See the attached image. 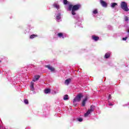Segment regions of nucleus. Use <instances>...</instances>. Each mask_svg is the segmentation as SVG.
I'll use <instances>...</instances> for the list:
<instances>
[{
    "instance_id": "nucleus-1",
    "label": "nucleus",
    "mask_w": 129,
    "mask_h": 129,
    "mask_svg": "<svg viewBox=\"0 0 129 129\" xmlns=\"http://www.w3.org/2000/svg\"><path fill=\"white\" fill-rule=\"evenodd\" d=\"M81 8V5L80 4H77L75 5H70L69 6V11H72V15L73 16H75L76 15V11H79L80 9Z\"/></svg>"
},
{
    "instance_id": "nucleus-2",
    "label": "nucleus",
    "mask_w": 129,
    "mask_h": 129,
    "mask_svg": "<svg viewBox=\"0 0 129 129\" xmlns=\"http://www.w3.org/2000/svg\"><path fill=\"white\" fill-rule=\"evenodd\" d=\"M120 8L124 12H128L129 9L127 7V3L125 2H122L120 4Z\"/></svg>"
},
{
    "instance_id": "nucleus-3",
    "label": "nucleus",
    "mask_w": 129,
    "mask_h": 129,
    "mask_svg": "<svg viewBox=\"0 0 129 129\" xmlns=\"http://www.w3.org/2000/svg\"><path fill=\"white\" fill-rule=\"evenodd\" d=\"M83 97V95L82 94H79L73 100V102L74 103L75 102H79L80 100H81V98Z\"/></svg>"
},
{
    "instance_id": "nucleus-4",
    "label": "nucleus",
    "mask_w": 129,
    "mask_h": 129,
    "mask_svg": "<svg viewBox=\"0 0 129 129\" xmlns=\"http://www.w3.org/2000/svg\"><path fill=\"white\" fill-rule=\"evenodd\" d=\"M94 108V106H91L90 109H88L86 113H85V116H87L88 115H89L90 113H91L92 111H93V109Z\"/></svg>"
},
{
    "instance_id": "nucleus-5",
    "label": "nucleus",
    "mask_w": 129,
    "mask_h": 129,
    "mask_svg": "<svg viewBox=\"0 0 129 129\" xmlns=\"http://www.w3.org/2000/svg\"><path fill=\"white\" fill-rule=\"evenodd\" d=\"M44 67H45V68H48V69H49V70H50L51 72H54V71H55V68L50 66V65H45Z\"/></svg>"
},
{
    "instance_id": "nucleus-6",
    "label": "nucleus",
    "mask_w": 129,
    "mask_h": 129,
    "mask_svg": "<svg viewBox=\"0 0 129 129\" xmlns=\"http://www.w3.org/2000/svg\"><path fill=\"white\" fill-rule=\"evenodd\" d=\"M100 4L103 8H107V3L105 2V1H103V0H100Z\"/></svg>"
},
{
    "instance_id": "nucleus-7",
    "label": "nucleus",
    "mask_w": 129,
    "mask_h": 129,
    "mask_svg": "<svg viewBox=\"0 0 129 129\" xmlns=\"http://www.w3.org/2000/svg\"><path fill=\"white\" fill-rule=\"evenodd\" d=\"M92 39L94 41H95V42L98 41L99 40V37L96 36L95 35L92 36Z\"/></svg>"
},
{
    "instance_id": "nucleus-8",
    "label": "nucleus",
    "mask_w": 129,
    "mask_h": 129,
    "mask_svg": "<svg viewBox=\"0 0 129 129\" xmlns=\"http://www.w3.org/2000/svg\"><path fill=\"white\" fill-rule=\"evenodd\" d=\"M70 82H71V79H68L64 81V84L66 85H69Z\"/></svg>"
},
{
    "instance_id": "nucleus-9",
    "label": "nucleus",
    "mask_w": 129,
    "mask_h": 129,
    "mask_svg": "<svg viewBox=\"0 0 129 129\" xmlns=\"http://www.w3.org/2000/svg\"><path fill=\"white\" fill-rule=\"evenodd\" d=\"M110 57V53L107 52L105 54L104 58L106 59H108Z\"/></svg>"
},
{
    "instance_id": "nucleus-10",
    "label": "nucleus",
    "mask_w": 129,
    "mask_h": 129,
    "mask_svg": "<svg viewBox=\"0 0 129 129\" xmlns=\"http://www.w3.org/2000/svg\"><path fill=\"white\" fill-rule=\"evenodd\" d=\"M44 92L46 94H48V93H50V92H51V89H46L44 90Z\"/></svg>"
},
{
    "instance_id": "nucleus-11",
    "label": "nucleus",
    "mask_w": 129,
    "mask_h": 129,
    "mask_svg": "<svg viewBox=\"0 0 129 129\" xmlns=\"http://www.w3.org/2000/svg\"><path fill=\"white\" fill-rule=\"evenodd\" d=\"M87 101V98H85L82 102V106H85V104L86 103V101Z\"/></svg>"
},
{
    "instance_id": "nucleus-12",
    "label": "nucleus",
    "mask_w": 129,
    "mask_h": 129,
    "mask_svg": "<svg viewBox=\"0 0 129 129\" xmlns=\"http://www.w3.org/2000/svg\"><path fill=\"white\" fill-rule=\"evenodd\" d=\"M115 6H117V3H113L111 5V7L112 9H114V8H115Z\"/></svg>"
},
{
    "instance_id": "nucleus-13",
    "label": "nucleus",
    "mask_w": 129,
    "mask_h": 129,
    "mask_svg": "<svg viewBox=\"0 0 129 129\" xmlns=\"http://www.w3.org/2000/svg\"><path fill=\"white\" fill-rule=\"evenodd\" d=\"M37 37H38V35H37V34H32V35H30V39H34V38H35Z\"/></svg>"
},
{
    "instance_id": "nucleus-14",
    "label": "nucleus",
    "mask_w": 129,
    "mask_h": 129,
    "mask_svg": "<svg viewBox=\"0 0 129 129\" xmlns=\"http://www.w3.org/2000/svg\"><path fill=\"white\" fill-rule=\"evenodd\" d=\"M57 36L58 37H59V38H64V36H63V33H59L57 34Z\"/></svg>"
},
{
    "instance_id": "nucleus-15",
    "label": "nucleus",
    "mask_w": 129,
    "mask_h": 129,
    "mask_svg": "<svg viewBox=\"0 0 129 129\" xmlns=\"http://www.w3.org/2000/svg\"><path fill=\"white\" fill-rule=\"evenodd\" d=\"M53 7L54 8H55L56 9H57V10H59V8L60 6L59 5H58L57 4H54L53 5Z\"/></svg>"
},
{
    "instance_id": "nucleus-16",
    "label": "nucleus",
    "mask_w": 129,
    "mask_h": 129,
    "mask_svg": "<svg viewBox=\"0 0 129 129\" xmlns=\"http://www.w3.org/2000/svg\"><path fill=\"white\" fill-rule=\"evenodd\" d=\"M68 99H69V98L68 97V95H64V96L63 97V100H67Z\"/></svg>"
},
{
    "instance_id": "nucleus-17",
    "label": "nucleus",
    "mask_w": 129,
    "mask_h": 129,
    "mask_svg": "<svg viewBox=\"0 0 129 129\" xmlns=\"http://www.w3.org/2000/svg\"><path fill=\"white\" fill-rule=\"evenodd\" d=\"M40 77L39 75L34 76V78L36 79V80H39V79H40Z\"/></svg>"
},
{
    "instance_id": "nucleus-18",
    "label": "nucleus",
    "mask_w": 129,
    "mask_h": 129,
    "mask_svg": "<svg viewBox=\"0 0 129 129\" xmlns=\"http://www.w3.org/2000/svg\"><path fill=\"white\" fill-rule=\"evenodd\" d=\"M61 15L58 14L56 16V20H60V19H61Z\"/></svg>"
},
{
    "instance_id": "nucleus-19",
    "label": "nucleus",
    "mask_w": 129,
    "mask_h": 129,
    "mask_svg": "<svg viewBox=\"0 0 129 129\" xmlns=\"http://www.w3.org/2000/svg\"><path fill=\"white\" fill-rule=\"evenodd\" d=\"M24 103L26 104H29V100L28 99H24Z\"/></svg>"
},
{
    "instance_id": "nucleus-20",
    "label": "nucleus",
    "mask_w": 129,
    "mask_h": 129,
    "mask_svg": "<svg viewBox=\"0 0 129 129\" xmlns=\"http://www.w3.org/2000/svg\"><path fill=\"white\" fill-rule=\"evenodd\" d=\"M93 14H94V15H96V14L98 13V11H97V10H95L93 11Z\"/></svg>"
},
{
    "instance_id": "nucleus-21",
    "label": "nucleus",
    "mask_w": 129,
    "mask_h": 129,
    "mask_svg": "<svg viewBox=\"0 0 129 129\" xmlns=\"http://www.w3.org/2000/svg\"><path fill=\"white\" fill-rule=\"evenodd\" d=\"M30 88L31 91H34V90H35V89L34 88V86H30Z\"/></svg>"
},
{
    "instance_id": "nucleus-22",
    "label": "nucleus",
    "mask_w": 129,
    "mask_h": 129,
    "mask_svg": "<svg viewBox=\"0 0 129 129\" xmlns=\"http://www.w3.org/2000/svg\"><path fill=\"white\" fill-rule=\"evenodd\" d=\"M63 4L64 5H67V4H68V1L67 0H63Z\"/></svg>"
},
{
    "instance_id": "nucleus-23",
    "label": "nucleus",
    "mask_w": 129,
    "mask_h": 129,
    "mask_svg": "<svg viewBox=\"0 0 129 129\" xmlns=\"http://www.w3.org/2000/svg\"><path fill=\"white\" fill-rule=\"evenodd\" d=\"M124 20L126 22H127V21H128V17H127V16H125L124 18Z\"/></svg>"
},
{
    "instance_id": "nucleus-24",
    "label": "nucleus",
    "mask_w": 129,
    "mask_h": 129,
    "mask_svg": "<svg viewBox=\"0 0 129 129\" xmlns=\"http://www.w3.org/2000/svg\"><path fill=\"white\" fill-rule=\"evenodd\" d=\"M108 99H111V95L110 94L108 95Z\"/></svg>"
},
{
    "instance_id": "nucleus-25",
    "label": "nucleus",
    "mask_w": 129,
    "mask_h": 129,
    "mask_svg": "<svg viewBox=\"0 0 129 129\" xmlns=\"http://www.w3.org/2000/svg\"><path fill=\"white\" fill-rule=\"evenodd\" d=\"M126 39H127V37H125L122 38L123 41H126Z\"/></svg>"
},
{
    "instance_id": "nucleus-26",
    "label": "nucleus",
    "mask_w": 129,
    "mask_h": 129,
    "mask_svg": "<svg viewBox=\"0 0 129 129\" xmlns=\"http://www.w3.org/2000/svg\"><path fill=\"white\" fill-rule=\"evenodd\" d=\"M82 120H83V119H82L81 118H80L78 119V121H80V122L82 121Z\"/></svg>"
},
{
    "instance_id": "nucleus-27",
    "label": "nucleus",
    "mask_w": 129,
    "mask_h": 129,
    "mask_svg": "<svg viewBox=\"0 0 129 129\" xmlns=\"http://www.w3.org/2000/svg\"><path fill=\"white\" fill-rule=\"evenodd\" d=\"M30 86H34V82H31Z\"/></svg>"
},
{
    "instance_id": "nucleus-28",
    "label": "nucleus",
    "mask_w": 129,
    "mask_h": 129,
    "mask_svg": "<svg viewBox=\"0 0 129 129\" xmlns=\"http://www.w3.org/2000/svg\"><path fill=\"white\" fill-rule=\"evenodd\" d=\"M37 81V80H36L35 79V78L32 80V81H33V82H36V81Z\"/></svg>"
},
{
    "instance_id": "nucleus-29",
    "label": "nucleus",
    "mask_w": 129,
    "mask_h": 129,
    "mask_svg": "<svg viewBox=\"0 0 129 129\" xmlns=\"http://www.w3.org/2000/svg\"><path fill=\"white\" fill-rule=\"evenodd\" d=\"M109 105L110 106H112V105H113V104H112L111 103H109Z\"/></svg>"
},
{
    "instance_id": "nucleus-30",
    "label": "nucleus",
    "mask_w": 129,
    "mask_h": 129,
    "mask_svg": "<svg viewBox=\"0 0 129 129\" xmlns=\"http://www.w3.org/2000/svg\"><path fill=\"white\" fill-rule=\"evenodd\" d=\"M1 121L0 120V123H1ZM1 128H2V126L0 125V129H1Z\"/></svg>"
}]
</instances>
